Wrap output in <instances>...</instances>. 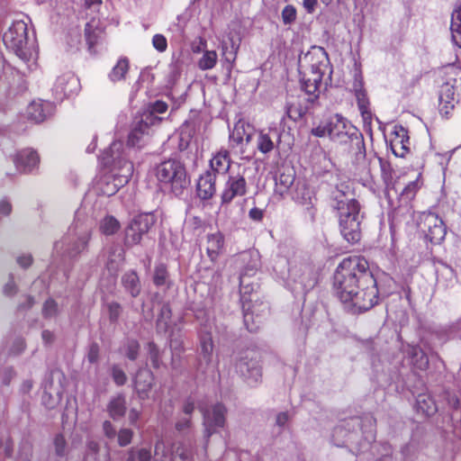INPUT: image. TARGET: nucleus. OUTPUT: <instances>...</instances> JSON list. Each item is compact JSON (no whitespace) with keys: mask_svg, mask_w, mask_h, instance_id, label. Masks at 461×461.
I'll return each mask as SVG.
<instances>
[{"mask_svg":"<svg viewBox=\"0 0 461 461\" xmlns=\"http://www.w3.org/2000/svg\"><path fill=\"white\" fill-rule=\"evenodd\" d=\"M333 279L335 293L348 312L360 313L377 303L376 280L365 258H344L337 267Z\"/></svg>","mask_w":461,"mask_h":461,"instance_id":"obj_1","label":"nucleus"},{"mask_svg":"<svg viewBox=\"0 0 461 461\" xmlns=\"http://www.w3.org/2000/svg\"><path fill=\"white\" fill-rule=\"evenodd\" d=\"M100 160L104 167H110V171L97 180L95 189L98 194L112 196L129 182L133 173V165L126 158L121 140L113 141L103 152Z\"/></svg>","mask_w":461,"mask_h":461,"instance_id":"obj_2","label":"nucleus"},{"mask_svg":"<svg viewBox=\"0 0 461 461\" xmlns=\"http://www.w3.org/2000/svg\"><path fill=\"white\" fill-rule=\"evenodd\" d=\"M330 60L321 47H312L299 60L302 89L308 95L307 101L313 102L320 94L323 76L329 70Z\"/></svg>","mask_w":461,"mask_h":461,"instance_id":"obj_3","label":"nucleus"},{"mask_svg":"<svg viewBox=\"0 0 461 461\" xmlns=\"http://www.w3.org/2000/svg\"><path fill=\"white\" fill-rule=\"evenodd\" d=\"M332 207L339 212V229L342 237L351 244H355L361 238L360 205L354 198H349L348 191L337 189L332 193Z\"/></svg>","mask_w":461,"mask_h":461,"instance_id":"obj_4","label":"nucleus"},{"mask_svg":"<svg viewBox=\"0 0 461 461\" xmlns=\"http://www.w3.org/2000/svg\"><path fill=\"white\" fill-rule=\"evenodd\" d=\"M92 236V227L84 221H77L68 232L54 243L52 258L54 260L60 258H76L87 249Z\"/></svg>","mask_w":461,"mask_h":461,"instance_id":"obj_5","label":"nucleus"},{"mask_svg":"<svg viewBox=\"0 0 461 461\" xmlns=\"http://www.w3.org/2000/svg\"><path fill=\"white\" fill-rule=\"evenodd\" d=\"M29 22L27 16L14 20L3 35L6 48L12 50L23 61H29L32 58L35 46L34 32H32L31 35L29 33Z\"/></svg>","mask_w":461,"mask_h":461,"instance_id":"obj_6","label":"nucleus"},{"mask_svg":"<svg viewBox=\"0 0 461 461\" xmlns=\"http://www.w3.org/2000/svg\"><path fill=\"white\" fill-rule=\"evenodd\" d=\"M358 427L365 441L367 444L373 442L375 438V420L372 415H366L362 419L358 417L345 420L342 424L336 426L332 432V442L337 447H352L356 442L358 432L351 431V429Z\"/></svg>","mask_w":461,"mask_h":461,"instance_id":"obj_7","label":"nucleus"},{"mask_svg":"<svg viewBox=\"0 0 461 461\" xmlns=\"http://www.w3.org/2000/svg\"><path fill=\"white\" fill-rule=\"evenodd\" d=\"M330 139L339 144L351 143L355 151L357 164L362 165L366 160V147L363 135L350 122L339 114L329 119Z\"/></svg>","mask_w":461,"mask_h":461,"instance_id":"obj_8","label":"nucleus"},{"mask_svg":"<svg viewBox=\"0 0 461 461\" xmlns=\"http://www.w3.org/2000/svg\"><path fill=\"white\" fill-rule=\"evenodd\" d=\"M155 176L158 181L165 188H168L175 195L182 194L190 182L187 178L185 166L175 158L159 163L155 167Z\"/></svg>","mask_w":461,"mask_h":461,"instance_id":"obj_9","label":"nucleus"},{"mask_svg":"<svg viewBox=\"0 0 461 461\" xmlns=\"http://www.w3.org/2000/svg\"><path fill=\"white\" fill-rule=\"evenodd\" d=\"M235 368L249 386H257L261 382V367L254 353H244L237 361Z\"/></svg>","mask_w":461,"mask_h":461,"instance_id":"obj_10","label":"nucleus"},{"mask_svg":"<svg viewBox=\"0 0 461 461\" xmlns=\"http://www.w3.org/2000/svg\"><path fill=\"white\" fill-rule=\"evenodd\" d=\"M192 461V450L182 443L168 447L162 440H157L154 447L153 461Z\"/></svg>","mask_w":461,"mask_h":461,"instance_id":"obj_11","label":"nucleus"},{"mask_svg":"<svg viewBox=\"0 0 461 461\" xmlns=\"http://www.w3.org/2000/svg\"><path fill=\"white\" fill-rule=\"evenodd\" d=\"M242 308L244 323L250 332H256L263 320L269 312V306L267 303L258 302L255 300L252 304L247 303V299L242 295Z\"/></svg>","mask_w":461,"mask_h":461,"instance_id":"obj_12","label":"nucleus"},{"mask_svg":"<svg viewBox=\"0 0 461 461\" xmlns=\"http://www.w3.org/2000/svg\"><path fill=\"white\" fill-rule=\"evenodd\" d=\"M418 226L431 243L438 244L445 239L446 226L443 221L433 212H423L420 217Z\"/></svg>","mask_w":461,"mask_h":461,"instance_id":"obj_13","label":"nucleus"},{"mask_svg":"<svg viewBox=\"0 0 461 461\" xmlns=\"http://www.w3.org/2000/svg\"><path fill=\"white\" fill-rule=\"evenodd\" d=\"M155 223L154 215L141 213L135 216L125 230V244L132 246L140 243L141 238Z\"/></svg>","mask_w":461,"mask_h":461,"instance_id":"obj_14","label":"nucleus"},{"mask_svg":"<svg viewBox=\"0 0 461 461\" xmlns=\"http://www.w3.org/2000/svg\"><path fill=\"white\" fill-rule=\"evenodd\" d=\"M288 284L294 293H306L316 284L315 276L309 267H293L289 269Z\"/></svg>","mask_w":461,"mask_h":461,"instance_id":"obj_15","label":"nucleus"},{"mask_svg":"<svg viewBox=\"0 0 461 461\" xmlns=\"http://www.w3.org/2000/svg\"><path fill=\"white\" fill-rule=\"evenodd\" d=\"M226 408L221 403L214 404L203 411L204 438H209L225 425Z\"/></svg>","mask_w":461,"mask_h":461,"instance_id":"obj_16","label":"nucleus"},{"mask_svg":"<svg viewBox=\"0 0 461 461\" xmlns=\"http://www.w3.org/2000/svg\"><path fill=\"white\" fill-rule=\"evenodd\" d=\"M247 193V181L243 176H229L221 192V203H230L236 197H241Z\"/></svg>","mask_w":461,"mask_h":461,"instance_id":"obj_17","label":"nucleus"},{"mask_svg":"<svg viewBox=\"0 0 461 461\" xmlns=\"http://www.w3.org/2000/svg\"><path fill=\"white\" fill-rule=\"evenodd\" d=\"M13 161L18 171L27 174L38 168L40 156L35 149L25 148L15 153Z\"/></svg>","mask_w":461,"mask_h":461,"instance_id":"obj_18","label":"nucleus"},{"mask_svg":"<svg viewBox=\"0 0 461 461\" xmlns=\"http://www.w3.org/2000/svg\"><path fill=\"white\" fill-rule=\"evenodd\" d=\"M239 260L242 264V268L240 276V293L245 288L246 276H253L257 274L260 267L259 253L256 250H249L241 253Z\"/></svg>","mask_w":461,"mask_h":461,"instance_id":"obj_19","label":"nucleus"},{"mask_svg":"<svg viewBox=\"0 0 461 461\" xmlns=\"http://www.w3.org/2000/svg\"><path fill=\"white\" fill-rule=\"evenodd\" d=\"M79 81L70 72L59 76L54 84L53 92L58 100H62L66 96H69L78 90Z\"/></svg>","mask_w":461,"mask_h":461,"instance_id":"obj_20","label":"nucleus"},{"mask_svg":"<svg viewBox=\"0 0 461 461\" xmlns=\"http://www.w3.org/2000/svg\"><path fill=\"white\" fill-rule=\"evenodd\" d=\"M152 132V126L149 123L140 122V117L137 115L134 118L131 131L128 138V145L131 147L140 148L148 140Z\"/></svg>","mask_w":461,"mask_h":461,"instance_id":"obj_21","label":"nucleus"},{"mask_svg":"<svg viewBox=\"0 0 461 461\" xmlns=\"http://www.w3.org/2000/svg\"><path fill=\"white\" fill-rule=\"evenodd\" d=\"M167 110V104L165 102L156 101L149 104L138 115L140 117V122L149 123L153 127L160 122L162 118L159 117V114L165 113Z\"/></svg>","mask_w":461,"mask_h":461,"instance_id":"obj_22","label":"nucleus"},{"mask_svg":"<svg viewBox=\"0 0 461 461\" xmlns=\"http://www.w3.org/2000/svg\"><path fill=\"white\" fill-rule=\"evenodd\" d=\"M52 104L42 100L32 102L27 108L29 118L36 122H43L52 113Z\"/></svg>","mask_w":461,"mask_h":461,"instance_id":"obj_23","label":"nucleus"},{"mask_svg":"<svg viewBox=\"0 0 461 461\" xmlns=\"http://www.w3.org/2000/svg\"><path fill=\"white\" fill-rule=\"evenodd\" d=\"M153 374L145 368L140 369L134 377V386L140 398L148 397L153 384Z\"/></svg>","mask_w":461,"mask_h":461,"instance_id":"obj_24","label":"nucleus"},{"mask_svg":"<svg viewBox=\"0 0 461 461\" xmlns=\"http://www.w3.org/2000/svg\"><path fill=\"white\" fill-rule=\"evenodd\" d=\"M215 191V176L207 171L198 179L197 195L203 200H208L212 197Z\"/></svg>","mask_w":461,"mask_h":461,"instance_id":"obj_25","label":"nucleus"},{"mask_svg":"<svg viewBox=\"0 0 461 461\" xmlns=\"http://www.w3.org/2000/svg\"><path fill=\"white\" fill-rule=\"evenodd\" d=\"M224 249V236L220 231L209 233L206 236V253L212 261L218 258Z\"/></svg>","mask_w":461,"mask_h":461,"instance_id":"obj_26","label":"nucleus"},{"mask_svg":"<svg viewBox=\"0 0 461 461\" xmlns=\"http://www.w3.org/2000/svg\"><path fill=\"white\" fill-rule=\"evenodd\" d=\"M279 141V131L270 129L268 132L260 131L258 133L257 147L261 153L267 154L272 151L276 146V143H278Z\"/></svg>","mask_w":461,"mask_h":461,"instance_id":"obj_27","label":"nucleus"},{"mask_svg":"<svg viewBox=\"0 0 461 461\" xmlns=\"http://www.w3.org/2000/svg\"><path fill=\"white\" fill-rule=\"evenodd\" d=\"M252 129L244 122H238L230 134V141L237 146L248 144L251 140Z\"/></svg>","mask_w":461,"mask_h":461,"instance_id":"obj_28","label":"nucleus"},{"mask_svg":"<svg viewBox=\"0 0 461 461\" xmlns=\"http://www.w3.org/2000/svg\"><path fill=\"white\" fill-rule=\"evenodd\" d=\"M440 112L447 115L455 106V88L449 83H445L439 90Z\"/></svg>","mask_w":461,"mask_h":461,"instance_id":"obj_29","label":"nucleus"},{"mask_svg":"<svg viewBox=\"0 0 461 461\" xmlns=\"http://www.w3.org/2000/svg\"><path fill=\"white\" fill-rule=\"evenodd\" d=\"M240 39L229 35L227 40L221 42V54L226 62L232 65L237 58V53L240 48Z\"/></svg>","mask_w":461,"mask_h":461,"instance_id":"obj_30","label":"nucleus"},{"mask_svg":"<svg viewBox=\"0 0 461 461\" xmlns=\"http://www.w3.org/2000/svg\"><path fill=\"white\" fill-rule=\"evenodd\" d=\"M396 136L391 140V149L396 157L403 158L409 151V137L404 128L395 131Z\"/></svg>","mask_w":461,"mask_h":461,"instance_id":"obj_31","label":"nucleus"},{"mask_svg":"<svg viewBox=\"0 0 461 461\" xmlns=\"http://www.w3.org/2000/svg\"><path fill=\"white\" fill-rule=\"evenodd\" d=\"M230 162L229 151L221 149L211 158L210 167L215 174H225L230 169Z\"/></svg>","mask_w":461,"mask_h":461,"instance_id":"obj_32","label":"nucleus"},{"mask_svg":"<svg viewBox=\"0 0 461 461\" xmlns=\"http://www.w3.org/2000/svg\"><path fill=\"white\" fill-rule=\"evenodd\" d=\"M124 261V250L120 245L109 248L106 267L111 274H115Z\"/></svg>","mask_w":461,"mask_h":461,"instance_id":"obj_33","label":"nucleus"},{"mask_svg":"<svg viewBox=\"0 0 461 461\" xmlns=\"http://www.w3.org/2000/svg\"><path fill=\"white\" fill-rule=\"evenodd\" d=\"M293 199L299 204L311 210L313 206L314 195L312 191L304 184H297L293 194Z\"/></svg>","mask_w":461,"mask_h":461,"instance_id":"obj_34","label":"nucleus"},{"mask_svg":"<svg viewBox=\"0 0 461 461\" xmlns=\"http://www.w3.org/2000/svg\"><path fill=\"white\" fill-rule=\"evenodd\" d=\"M416 411L425 416H431L438 411L434 399L429 393H420L416 399Z\"/></svg>","mask_w":461,"mask_h":461,"instance_id":"obj_35","label":"nucleus"},{"mask_svg":"<svg viewBox=\"0 0 461 461\" xmlns=\"http://www.w3.org/2000/svg\"><path fill=\"white\" fill-rule=\"evenodd\" d=\"M171 317L172 312L170 307L167 304H164L158 317L157 328L159 331L169 333L170 336L174 333V325Z\"/></svg>","mask_w":461,"mask_h":461,"instance_id":"obj_36","label":"nucleus"},{"mask_svg":"<svg viewBox=\"0 0 461 461\" xmlns=\"http://www.w3.org/2000/svg\"><path fill=\"white\" fill-rule=\"evenodd\" d=\"M405 350L411 358V364L416 368L420 370L427 368L429 365L428 357L418 346L408 345Z\"/></svg>","mask_w":461,"mask_h":461,"instance_id":"obj_37","label":"nucleus"},{"mask_svg":"<svg viewBox=\"0 0 461 461\" xmlns=\"http://www.w3.org/2000/svg\"><path fill=\"white\" fill-rule=\"evenodd\" d=\"M130 68L129 60L126 58H120L108 74L111 82L116 83L126 79Z\"/></svg>","mask_w":461,"mask_h":461,"instance_id":"obj_38","label":"nucleus"},{"mask_svg":"<svg viewBox=\"0 0 461 461\" xmlns=\"http://www.w3.org/2000/svg\"><path fill=\"white\" fill-rule=\"evenodd\" d=\"M108 411L113 419L122 417L126 411V401L122 394H118L112 398L108 404Z\"/></svg>","mask_w":461,"mask_h":461,"instance_id":"obj_39","label":"nucleus"},{"mask_svg":"<svg viewBox=\"0 0 461 461\" xmlns=\"http://www.w3.org/2000/svg\"><path fill=\"white\" fill-rule=\"evenodd\" d=\"M98 23V21L93 19L86 24L85 37L89 48H93L101 37L102 30L99 28Z\"/></svg>","mask_w":461,"mask_h":461,"instance_id":"obj_40","label":"nucleus"},{"mask_svg":"<svg viewBox=\"0 0 461 461\" xmlns=\"http://www.w3.org/2000/svg\"><path fill=\"white\" fill-rule=\"evenodd\" d=\"M450 29L453 42L461 48V7L456 9L452 14Z\"/></svg>","mask_w":461,"mask_h":461,"instance_id":"obj_41","label":"nucleus"},{"mask_svg":"<svg viewBox=\"0 0 461 461\" xmlns=\"http://www.w3.org/2000/svg\"><path fill=\"white\" fill-rule=\"evenodd\" d=\"M122 284L124 288L131 294L136 297L140 292V280L135 272H129L123 275Z\"/></svg>","mask_w":461,"mask_h":461,"instance_id":"obj_42","label":"nucleus"},{"mask_svg":"<svg viewBox=\"0 0 461 461\" xmlns=\"http://www.w3.org/2000/svg\"><path fill=\"white\" fill-rule=\"evenodd\" d=\"M308 107L303 105L301 102L298 103H288L286 105V115L293 121L296 122L300 120L307 112Z\"/></svg>","mask_w":461,"mask_h":461,"instance_id":"obj_43","label":"nucleus"},{"mask_svg":"<svg viewBox=\"0 0 461 461\" xmlns=\"http://www.w3.org/2000/svg\"><path fill=\"white\" fill-rule=\"evenodd\" d=\"M294 176L292 173H281L276 178V191L280 194H285L294 184Z\"/></svg>","mask_w":461,"mask_h":461,"instance_id":"obj_44","label":"nucleus"},{"mask_svg":"<svg viewBox=\"0 0 461 461\" xmlns=\"http://www.w3.org/2000/svg\"><path fill=\"white\" fill-rule=\"evenodd\" d=\"M355 96H356V99H357V102L358 109H359V111L361 113V115L363 117V120L365 122L370 121L371 117H372V114H371V112L369 110V101H368V98L366 96V91L357 92V94H355Z\"/></svg>","mask_w":461,"mask_h":461,"instance_id":"obj_45","label":"nucleus"},{"mask_svg":"<svg viewBox=\"0 0 461 461\" xmlns=\"http://www.w3.org/2000/svg\"><path fill=\"white\" fill-rule=\"evenodd\" d=\"M120 229V222L113 216H106L99 225L100 231L104 235H113Z\"/></svg>","mask_w":461,"mask_h":461,"instance_id":"obj_46","label":"nucleus"},{"mask_svg":"<svg viewBox=\"0 0 461 461\" xmlns=\"http://www.w3.org/2000/svg\"><path fill=\"white\" fill-rule=\"evenodd\" d=\"M217 58L216 51L205 50L198 61V68L202 70L212 69L216 65Z\"/></svg>","mask_w":461,"mask_h":461,"instance_id":"obj_47","label":"nucleus"},{"mask_svg":"<svg viewBox=\"0 0 461 461\" xmlns=\"http://www.w3.org/2000/svg\"><path fill=\"white\" fill-rule=\"evenodd\" d=\"M213 351L212 338L210 334H203L201 336V354L204 361L208 364L212 359Z\"/></svg>","mask_w":461,"mask_h":461,"instance_id":"obj_48","label":"nucleus"},{"mask_svg":"<svg viewBox=\"0 0 461 461\" xmlns=\"http://www.w3.org/2000/svg\"><path fill=\"white\" fill-rule=\"evenodd\" d=\"M152 454L150 449L146 447L131 448L128 453L126 461H150Z\"/></svg>","mask_w":461,"mask_h":461,"instance_id":"obj_49","label":"nucleus"},{"mask_svg":"<svg viewBox=\"0 0 461 461\" xmlns=\"http://www.w3.org/2000/svg\"><path fill=\"white\" fill-rule=\"evenodd\" d=\"M140 344L135 339H126L121 348V352L124 354L130 360H135L138 357Z\"/></svg>","mask_w":461,"mask_h":461,"instance_id":"obj_50","label":"nucleus"},{"mask_svg":"<svg viewBox=\"0 0 461 461\" xmlns=\"http://www.w3.org/2000/svg\"><path fill=\"white\" fill-rule=\"evenodd\" d=\"M154 284L157 286H163L168 283V275L166 267L163 264L156 266L154 276Z\"/></svg>","mask_w":461,"mask_h":461,"instance_id":"obj_51","label":"nucleus"},{"mask_svg":"<svg viewBox=\"0 0 461 461\" xmlns=\"http://www.w3.org/2000/svg\"><path fill=\"white\" fill-rule=\"evenodd\" d=\"M54 451L55 455L59 458H64L68 453L67 442L63 435L59 434L54 438Z\"/></svg>","mask_w":461,"mask_h":461,"instance_id":"obj_52","label":"nucleus"},{"mask_svg":"<svg viewBox=\"0 0 461 461\" xmlns=\"http://www.w3.org/2000/svg\"><path fill=\"white\" fill-rule=\"evenodd\" d=\"M420 175H419L417 176V178L413 181H411L402 191L401 193V195L406 199V200H411L412 199L417 191L420 189L421 184L420 182Z\"/></svg>","mask_w":461,"mask_h":461,"instance_id":"obj_53","label":"nucleus"},{"mask_svg":"<svg viewBox=\"0 0 461 461\" xmlns=\"http://www.w3.org/2000/svg\"><path fill=\"white\" fill-rule=\"evenodd\" d=\"M111 376L113 382L118 385L122 386L127 382V375L123 369L117 364L111 366Z\"/></svg>","mask_w":461,"mask_h":461,"instance_id":"obj_54","label":"nucleus"},{"mask_svg":"<svg viewBox=\"0 0 461 461\" xmlns=\"http://www.w3.org/2000/svg\"><path fill=\"white\" fill-rule=\"evenodd\" d=\"M442 399L453 411L459 409V397L454 390H445L442 393Z\"/></svg>","mask_w":461,"mask_h":461,"instance_id":"obj_55","label":"nucleus"},{"mask_svg":"<svg viewBox=\"0 0 461 461\" xmlns=\"http://www.w3.org/2000/svg\"><path fill=\"white\" fill-rule=\"evenodd\" d=\"M442 399L453 411L459 409V397L454 390H445L442 393Z\"/></svg>","mask_w":461,"mask_h":461,"instance_id":"obj_56","label":"nucleus"},{"mask_svg":"<svg viewBox=\"0 0 461 461\" xmlns=\"http://www.w3.org/2000/svg\"><path fill=\"white\" fill-rule=\"evenodd\" d=\"M59 307L57 303L52 299H48L42 307V314L46 319H51L58 315Z\"/></svg>","mask_w":461,"mask_h":461,"instance_id":"obj_57","label":"nucleus"},{"mask_svg":"<svg viewBox=\"0 0 461 461\" xmlns=\"http://www.w3.org/2000/svg\"><path fill=\"white\" fill-rule=\"evenodd\" d=\"M108 317L111 322H116L122 313V307L118 303L112 302L106 304Z\"/></svg>","mask_w":461,"mask_h":461,"instance_id":"obj_58","label":"nucleus"},{"mask_svg":"<svg viewBox=\"0 0 461 461\" xmlns=\"http://www.w3.org/2000/svg\"><path fill=\"white\" fill-rule=\"evenodd\" d=\"M311 133L318 138H330V122L329 120L327 122H322L319 123L317 126L313 127L311 131Z\"/></svg>","mask_w":461,"mask_h":461,"instance_id":"obj_59","label":"nucleus"},{"mask_svg":"<svg viewBox=\"0 0 461 461\" xmlns=\"http://www.w3.org/2000/svg\"><path fill=\"white\" fill-rule=\"evenodd\" d=\"M296 19V9L294 5H285L282 11V20L285 24H291Z\"/></svg>","mask_w":461,"mask_h":461,"instance_id":"obj_60","label":"nucleus"},{"mask_svg":"<svg viewBox=\"0 0 461 461\" xmlns=\"http://www.w3.org/2000/svg\"><path fill=\"white\" fill-rule=\"evenodd\" d=\"M181 74V66L178 61H174L169 65L168 80L169 85H174Z\"/></svg>","mask_w":461,"mask_h":461,"instance_id":"obj_61","label":"nucleus"},{"mask_svg":"<svg viewBox=\"0 0 461 461\" xmlns=\"http://www.w3.org/2000/svg\"><path fill=\"white\" fill-rule=\"evenodd\" d=\"M202 227V220L196 216H189L185 219L184 229L186 231H194Z\"/></svg>","mask_w":461,"mask_h":461,"instance_id":"obj_62","label":"nucleus"},{"mask_svg":"<svg viewBox=\"0 0 461 461\" xmlns=\"http://www.w3.org/2000/svg\"><path fill=\"white\" fill-rule=\"evenodd\" d=\"M153 47L159 52H164L167 48V41L164 35L155 34L152 38Z\"/></svg>","mask_w":461,"mask_h":461,"instance_id":"obj_63","label":"nucleus"},{"mask_svg":"<svg viewBox=\"0 0 461 461\" xmlns=\"http://www.w3.org/2000/svg\"><path fill=\"white\" fill-rule=\"evenodd\" d=\"M132 431L129 429H122L118 433V443L121 447H125L131 442Z\"/></svg>","mask_w":461,"mask_h":461,"instance_id":"obj_64","label":"nucleus"}]
</instances>
